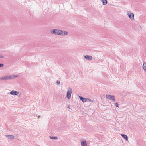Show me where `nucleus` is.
Returning <instances> with one entry per match:
<instances>
[{
	"mask_svg": "<svg viewBox=\"0 0 146 146\" xmlns=\"http://www.w3.org/2000/svg\"><path fill=\"white\" fill-rule=\"evenodd\" d=\"M51 33L56 35H60L62 34V31L61 30L54 29L51 31Z\"/></svg>",
	"mask_w": 146,
	"mask_h": 146,
	"instance_id": "f257e3e1",
	"label": "nucleus"
},
{
	"mask_svg": "<svg viewBox=\"0 0 146 146\" xmlns=\"http://www.w3.org/2000/svg\"><path fill=\"white\" fill-rule=\"evenodd\" d=\"M69 90H68L67 92L66 97L67 98L70 99L71 98V94H72V89L70 87H69Z\"/></svg>",
	"mask_w": 146,
	"mask_h": 146,
	"instance_id": "f03ea898",
	"label": "nucleus"
},
{
	"mask_svg": "<svg viewBox=\"0 0 146 146\" xmlns=\"http://www.w3.org/2000/svg\"><path fill=\"white\" fill-rule=\"evenodd\" d=\"M106 98L113 101V102H115V97L114 96H112L110 95L106 94Z\"/></svg>",
	"mask_w": 146,
	"mask_h": 146,
	"instance_id": "7ed1b4c3",
	"label": "nucleus"
},
{
	"mask_svg": "<svg viewBox=\"0 0 146 146\" xmlns=\"http://www.w3.org/2000/svg\"><path fill=\"white\" fill-rule=\"evenodd\" d=\"M11 79V76L7 75L0 78V80H6Z\"/></svg>",
	"mask_w": 146,
	"mask_h": 146,
	"instance_id": "20e7f679",
	"label": "nucleus"
},
{
	"mask_svg": "<svg viewBox=\"0 0 146 146\" xmlns=\"http://www.w3.org/2000/svg\"><path fill=\"white\" fill-rule=\"evenodd\" d=\"M127 15L129 18L131 20H133L134 19V14L132 13L128 12Z\"/></svg>",
	"mask_w": 146,
	"mask_h": 146,
	"instance_id": "39448f33",
	"label": "nucleus"
},
{
	"mask_svg": "<svg viewBox=\"0 0 146 146\" xmlns=\"http://www.w3.org/2000/svg\"><path fill=\"white\" fill-rule=\"evenodd\" d=\"M84 58L86 59L90 60L92 59V57L91 56H89L88 55H86L84 56Z\"/></svg>",
	"mask_w": 146,
	"mask_h": 146,
	"instance_id": "423d86ee",
	"label": "nucleus"
},
{
	"mask_svg": "<svg viewBox=\"0 0 146 146\" xmlns=\"http://www.w3.org/2000/svg\"><path fill=\"white\" fill-rule=\"evenodd\" d=\"M10 94L11 95H17L19 94V92L15 91L12 90L10 92Z\"/></svg>",
	"mask_w": 146,
	"mask_h": 146,
	"instance_id": "0eeeda50",
	"label": "nucleus"
},
{
	"mask_svg": "<svg viewBox=\"0 0 146 146\" xmlns=\"http://www.w3.org/2000/svg\"><path fill=\"white\" fill-rule=\"evenodd\" d=\"M81 145L82 146H87L86 142L84 140H82L81 141Z\"/></svg>",
	"mask_w": 146,
	"mask_h": 146,
	"instance_id": "6e6552de",
	"label": "nucleus"
},
{
	"mask_svg": "<svg viewBox=\"0 0 146 146\" xmlns=\"http://www.w3.org/2000/svg\"><path fill=\"white\" fill-rule=\"evenodd\" d=\"M5 136L8 139H13L14 138V136L13 135H6Z\"/></svg>",
	"mask_w": 146,
	"mask_h": 146,
	"instance_id": "1a4fd4ad",
	"label": "nucleus"
},
{
	"mask_svg": "<svg viewBox=\"0 0 146 146\" xmlns=\"http://www.w3.org/2000/svg\"><path fill=\"white\" fill-rule=\"evenodd\" d=\"M79 98L80 100L84 102L87 101V98H83L82 96H79Z\"/></svg>",
	"mask_w": 146,
	"mask_h": 146,
	"instance_id": "9d476101",
	"label": "nucleus"
},
{
	"mask_svg": "<svg viewBox=\"0 0 146 146\" xmlns=\"http://www.w3.org/2000/svg\"><path fill=\"white\" fill-rule=\"evenodd\" d=\"M121 136L123 137L125 139L126 141H127L128 139V138L127 136L125 134H121Z\"/></svg>",
	"mask_w": 146,
	"mask_h": 146,
	"instance_id": "9b49d317",
	"label": "nucleus"
},
{
	"mask_svg": "<svg viewBox=\"0 0 146 146\" xmlns=\"http://www.w3.org/2000/svg\"><path fill=\"white\" fill-rule=\"evenodd\" d=\"M62 34L61 35H67L68 33L66 31L62 30Z\"/></svg>",
	"mask_w": 146,
	"mask_h": 146,
	"instance_id": "f8f14e48",
	"label": "nucleus"
},
{
	"mask_svg": "<svg viewBox=\"0 0 146 146\" xmlns=\"http://www.w3.org/2000/svg\"><path fill=\"white\" fill-rule=\"evenodd\" d=\"M101 1L103 5H106L107 3V0H101Z\"/></svg>",
	"mask_w": 146,
	"mask_h": 146,
	"instance_id": "ddd939ff",
	"label": "nucleus"
},
{
	"mask_svg": "<svg viewBox=\"0 0 146 146\" xmlns=\"http://www.w3.org/2000/svg\"><path fill=\"white\" fill-rule=\"evenodd\" d=\"M143 68L144 70L146 71V63L145 62H144L143 63Z\"/></svg>",
	"mask_w": 146,
	"mask_h": 146,
	"instance_id": "4468645a",
	"label": "nucleus"
},
{
	"mask_svg": "<svg viewBox=\"0 0 146 146\" xmlns=\"http://www.w3.org/2000/svg\"><path fill=\"white\" fill-rule=\"evenodd\" d=\"M50 138L52 139L56 140L57 139V137L50 136Z\"/></svg>",
	"mask_w": 146,
	"mask_h": 146,
	"instance_id": "2eb2a0df",
	"label": "nucleus"
},
{
	"mask_svg": "<svg viewBox=\"0 0 146 146\" xmlns=\"http://www.w3.org/2000/svg\"><path fill=\"white\" fill-rule=\"evenodd\" d=\"M18 76L17 75H13L12 76H11V79H14L15 78L17 77Z\"/></svg>",
	"mask_w": 146,
	"mask_h": 146,
	"instance_id": "dca6fc26",
	"label": "nucleus"
},
{
	"mask_svg": "<svg viewBox=\"0 0 146 146\" xmlns=\"http://www.w3.org/2000/svg\"><path fill=\"white\" fill-rule=\"evenodd\" d=\"M87 101H88L89 102H93V100H92L90 99L89 98H87Z\"/></svg>",
	"mask_w": 146,
	"mask_h": 146,
	"instance_id": "f3484780",
	"label": "nucleus"
},
{
	"mask_svg": "<svg viewBox=\"0 0 146 146\" xmlns=\"http://www.w3.org/2000/svg\"><path fill=\"white\" fill-rule=\"evenodd\" d=\"M4 66V64L3 63H0V68L3 67Z\"/></svg>",
	"mask_w": 146,
	"mask_h": 146,
	"instance_id": "a211bd4d",
	"label": "nucleus"
},
{
	"mask_svg": "<svg viewBox=\"0 0 146 146\" xmlns=\"http://www.w3.org/2000/svg\"><path fill=\"white\" fill-rule=\"evenodd\" d=\"M115 106L116 107H118V103L117 102L115 104Z\"/></svg>",
	"mask_w": 146,
	"mask_h": 146,
	"instance_id": "6ab92c4d",
	"label": "nucleus"
},
{
	"mask_svg": "<svg viewBox=\"0 0 146 146\" xmlns=\"http://www.w3.org/2000/svg\"><path fill=\"white\" fill-rule=\"evenodd\" d=\"M56 83L58 84V85H59L60 84V82L59 81L57 80L56 81Z\"/></svg>",
	"mask_w": 146,
	"mask_h": 146,
	"instance_id": "aec40b11",
	"label": "nucleus"
},
{
	"mask_svg": "<svg viewBox=\"0 0 146 146\" xmlns=\"http://www.w3.org/2000/svg\"><path fill=\"white\" fill-rule=\"evenodd\" d=\"M4 58V56H3L0 55V58Z\"/></svg>",
	"mask_w": 146,
	"mask_h": 146,
	"instance_id": "412c9836",
	"label": "nucleus"
},
{
	"mask_svg": "<svg viewBox=\"0 0 146 146\" xmlns=\"http://www.w3.org/2000/svg\"><path fill=\"white\" fill-rule=\"evenodd\" d=\"M68 108H69V109H70V107L69 106H68Z\"/></svg>",
	"mask_w": 146,
	"mask_h": 146,
	"instance_id": "4be33fe9",
	"label": "nucleus"
},
{
	"mask_svg": "<svg viewBox=\"0 0 146 146\" xmlns=\"http://www.w3.org/2000/svg\"><path fill=\"white\" fill-rule=\"evenodd\" d=\"M40 117V116L39 115L38 117V119Z\"/></svg>",
	"mask_w": 146,
	"mask_h": 146,
	"instance_id": "5701e85b",
	"label": "nucleus"
}]
</instances>
